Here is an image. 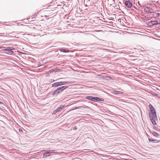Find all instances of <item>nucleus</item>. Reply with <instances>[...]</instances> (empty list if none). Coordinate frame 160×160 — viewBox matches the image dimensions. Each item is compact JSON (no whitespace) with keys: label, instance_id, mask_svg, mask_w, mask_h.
I'll return each mask as SVG.
<instances>
[{"label":"nucleus","instance_id":"obj_1","mask_svg":"<svg viewBox=\"0 0 160 160\" xmlns=\"http://www.w3.org/2000/svg\"><path fill=\"white\" fill-rule=\"evenodd\" d=\"M149 107L150 109V111L149 112L150 119L153 125H156L157 123L155 120L157 118V117L155 109L154 108L151 104L149 105Z\"/></svg>","mask_w":160,"mask_h":160},{"label":"nucleus","instance_id":"obj_2","mask_svg":"<svg viewBox=\"0 0 160 160\" xmlns=\"http://www.w3.org/2000/svg\"><path fill=\"white\" fill-rule=\"evenodd\" d=\"M67 86H64L61 87L57 88L52 94L53 96L57 95L59 94L64 89L68 88Z\"/></svg>","mask_w":160,"mask_h":160},{"label":"nucleus","instance_id":"obj_3","mask_svg":"<svg viewBox=\"0 0 160 160\" xmlns=\"http://www.w3.org/2000/svg\"><path fill=\"white\" fill-rule=\"evenodd\" d=\"M144 12L147 13H150L154 12V10L151 8L146 7L144 9Z\"/></svg>","mask_w":160,"mask_h":160},{"label":"nucleus","instance_id":"obj_4","mask_svg":"<svg viewBox=\"0 0 160 160\" xmlns=\"http://www.w3.org/2000/svg\"><path fill=\"white\" fill-rule=\"evenodd\" d=\"M125 4L128 8H131L132 6L131 3L128 1L125 2Z\"/></svg>","mask_w":160,"mask_h":160},{"label":"nucleus","instance_id":"obj_5","mask_svg":"<svg viewBox=\"0 0 160 160\" xmlns=\"http://www.w3.org/2000/svg\"><path fill=\"white\" fill-rule=\"evenodd\" d=\"M103 101L104 99H103L100 98L98 97H93V101Z\"/></svg>","mask_w":160,"mask_h":160},{"label":"nucleus","instance_id":"obj_6","mask_svg":"<svg viewBox=\"0 0 160 160\" xmlns=\"http://www.w3.org/2000/svg\"><path fill=\"white\" fill-rule=\"evenodd\" d=\"M60 84H59V82H57L54 83L52 84V87H56L58 86H60Z\"/></svg>","mask_w":160,"mask_h":160},{"label":"nucleus","instance_id":"obj_7","mask_svg":"<svg viewBox=\"0 0 160 160\" xmlns=\"http://www.w3.org/2000/svg\"><path fill=\"white\" fill-rule=\"evenodd\" d=\"M50 152H45L44 155L43 156V158H45L48 156H49L50 155Z\"/></svg>","mask_w":160,"mask_h":160},{"label":"nucleus","instance_id":"obj_8","mask_svg":"<svg viewBox=\"0 0 160 160\" xmlns=\"http://www.w3.org/2000/svg\"><path fill=\"white\" fill-rule=\"evenodd\" d=\"M157 21H151L149 22V24H150L152 25H155L156 26V24H157Z\"/></svg>","mask_w":160,"mask_h":160},{"label":"nucleus","instance_id":"obj_9","mask_svg":"<svg viewBox=\"0 0 160 160\" xmlns=\"http://www.w3.org/2000/svg\"><path fill=\"white\" fill-rule=\"evenodd\" d=\"M113 93L114 94H122L123 93V92L121 91L115 90L113 91Z\"/></svg>","mask_w":160,"mask_h":160},{"label":"nucleus","instance_id":"obj_10","mask_svg":"<svg viewBox=\"0 0 160 160\" xmlns=\"http://www.w3.org/2000/svg\"><path fill=\"white\" fill-rule=\"evenodd\" d=\"M64 107V106L63 105H62L59 107H58L56 110L57 112H58L61 110H62V108Z\"/></svg>","mask_w":160,"mask_h":160},{"label":"nucleus","instance_id":"obj_11","mask_svg":"<svg viewBox=\"0 0 160 160\" xmlns=\"http://www.w3.org/2000/svg\"><path fill=\"white\" fill-rule=\"evenodd\" d=\"M86 99H88L92 100V101H93V97H92L88 96L86 97Z\"/></svg>","mask_w":160,"mask_h":160},{"label":"nucleus","instance_id":"obj_12","mask_svg":"<svg viewBox=\"0 0 160 160\" xmlns=\"http://www.w3.org/2000/svg\"><path fill=\"white\" fill-rule=\"evenodd\" d=\"M104 78L107 80H109L111 79V78L110 77L108 76H105L104 77Z\"/></svg>","mask_w":160,"mask_h":160},{"label":"nucleus","instance_id":"obj_13","mask_svg":"<svg viewBox=\"0 0 160 160\" xmlns=\"http://www.w3.org/2000/svg\"><path fill=\"white\" fill-rule=\"evenodd\" d=\"M60 51L61 52H69V51L68 50H66L64 49H61L60 50Z\"/></svg>","mask_w":160,"mask_h":160},{"label":"nucleus","instance_id":"obj_14","mask_svg":"<svg viewBox=\"0 0 160 160\" xmlns=\"http://www.w3.org/2000/svg\"><path fill=\"white\" fill-rule=\"evenodd\" d=\"M68 82H59V84H60V86L65 84V83H67Z\"/></svg>","mask_w":160,"mask_h":160},{"label":"nucleus","instance_id":"obj_15","mask_svg":"<svg viewBox=\"0 0 160 160\" xmlns=\"http://www.w3.org/2000/svg\"><path fill=\"white\" fill-rule=\"evenodd\" d=\"M156 27L157 28H160V23H157Z\"/></svg>","mask_w":160,"mask_h":160},{"label":"nucleus","instance_id":"obj_16","mask_svg":"<svg viewBox=\"0 0 160 160\" xmlns=\"http://www.w3.org/2000/svg\"><path fill=\"white\" fill-rule=\"evenodd\" d=\"M57 112V111H56V110H55V111H54L53 112V113H52V114H54L55 113H56Z\"/></svg>","mask_w":160,"mask_h":160},{"label":"nucleus","instance_id":"obj_17","mask_svg":"<svg viewBox=\"0 0 160 160\" xmlns=\"http://www.w3.org/2000/svg\"><path fill=\"white\" fill-rule=\"evenodd\" d=\"M158 133H157V132H155V133H154V136H158Z\"/></svg>","mask_w":160,"mask_h":160},{"label":"nucleus","instance_id":"obj_18","mask_svg":"<svg viewBox=\"0 0 160 160\" xmlns=\"http://www.w3.org/2000/svg\"><path fill=\"white\" fill-rule=\"evenodd\" d=\"M149 142H150V141L152 142V141H154V140H153V139H152H152H150H150H149Z\"/></svg>","mask_w":160,"mask_h":160},{"label":"nucleus","instance_id":"obj_19","mask_svg":"<svg viewBox=\"0 0 160 160\" xmlns=\"http://www.w3.org/2000/svg\"><path fill=\"white\" fill-rule=\"evenodd\" d=\"M138 4L139 5V6H141V4L139 2H138Z\"/></svg>","mask_w":160,"mask_h":160},{"label":"nucleus","instance_id":"obj_20","mask_svg":"<svg viewBox=\"0 0 160 160\" xmlns=\"http://www.w3.org/2000/svg\"><path fill=\"white\" fill-rule=\"evenodd\" d=\"M3 104V103L2 102H0V104Z\"/></svg>","mask_w":160,"mask_h":160},{"label":"nucleus","instance_id":"obj_21","mask_svg":"<svg viewBox=\"0 0 160 160\" xmlns=\"http://www.w3.org/2000/svg\"><path fill=\"white\" fill-rule=\"evenodd\" d=\"M12 52V51L11 50V51H10V52H10H10Z\"/></svg>","mask_w":160,"mask_h":160},{"label":"nucleus","instance_id":"obj_22","mask_svg":"<svg viewBox=\"0 0 160 160\" xmlns=\"http://www.w3.org/2000/svg\"><path fill=\"white\" fill-rule=\"evenodd\" d=\"M51 151H52V150H50V151H49V152H51Z\"/></svg>","mask_w":160,"mask_h":160},{"label":"nucleus","instance_id":"obj_23","mask_svg":"<svg viewBox=\"0 0 160 160\" xmlns=\"http://www.w3.org/2000/svg\"><path fill=\"white\" fill-rule=\"evenodd\" d=\"M7 49H9V48H7Z\"/></svg>","mask_w":160,"mask_h":160},{"label":"nucleus","instance_id":"obj_24","mask_svg":"<svg viewBox=\"0 0 160 160\" xmlns=\"http://www.w3.org/2000/svg\"><path fill=\"white\" fill-rule=\"evenodd\" d=\"M0 160H1V159H0Z\"/></svg>","mask_w":160,"mask_h":160}]
</instances>
